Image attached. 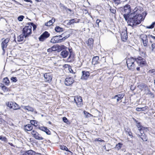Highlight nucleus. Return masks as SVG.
Listing matches in <instances>:
<instances>
[{
  "mask_svg": "<svg viewBox=\"0 0 155 155\" xmlns=\"http://www.w3.org/2000/svg\"><path fill=\"white\" fill-rule=\"evenodd\" d=\"M138 15H134V14H130L128 16L127 23L130 26H133L138 25L140 23L143 21L144 18L141 16H138Z\"/></svg>",
  "mask_w": 155,
  "mask_h": 155,
  "instance_id": "1",
  "label": "nucleus"
},
{
  "mask_svg": "<svg viewBox=\"0 0 155 155\" xmlns=\"http://www.w3.org/2000/svg\"><path fill=\"white\" fill-rule=\"evenodd\" d=\"M70 36L69 32L67 31L61 35L56 36L53 37L51 40V42L53 43L61 42L68 38Z\"/></svg>",
  "mask_w": 155,
  "mask_h": 155,
  "instance_id": "2",
  "label": "nucleus"
},
{
  "mask_svg": "<svg viewBox=\"0 0 155 155\" xmlns=\"http://www.w3.org/2000/svg\"><path fill=\"white\" fill-rule=\"evenodd\" d=\"M135 61H136L135 58H130L127 59L126 63L129 69L133 71L135 69Z\"/></svg>",
  "mask_w": 155,
  "mask_h": 155,
  "instance_id": "3",
  "label": "nucleus"
},
{
  "mask_svg": "<svg viewBox=\"0 0 155 155\" xmlns=\"http://www.w3.org/2000/svg\"><path fill=\"white\" fill-rule=\"evenodd\" d=\"M143 11V8L140 6H137L135 8L134 10V12L131 14H134V15H138V16H140V15L143 17L144 18L147 15V13L146 12H143L142 13V15L140 13Z\"/></svg>",
  "mask_w": 155,
  "mask_h": 155,
  "instance_id": "4",
  "label": "nucleus"
},
{
  "mask_svg": "<svg viewBox=\"0 0 155 155\" xmlns=\"http://www.w3.org/2000/svg\"><path fill=\"white\" fill-rule=\"evenodd\" d=\"M122 11L124 13L123 16L126 21H127L128 15L131 12L130 6L128 5H126L123 8Z\"/></svg>",
  "mask_w": 155,
  "mask_h": 155,
  "instance_id": "5",
  "label": "nucleus"
},
{
  "mask_svg": "<svg viewBox=\"0 0 155 155\" xmlns=\"http://www.w3.org/2000/svg\"><path fill=\"white\" fill-rule=\"evenodd\" d=\"M32 27L29 25L25 26L22 30V34L24 35L25 38H26L31 35V33Z\"/></svg>",
  "mask_w": 155,
  "mask_h": 155,
  "instance_id": "6",
  "label": "nucleus"
},
{
  "mask_svg": "<svg viewBox=\"0 0 155 155\" xmlns=\"http://www.w3.org/2000/svg\"><path fill=\"white\" fill-rule=\"evenodd\" d=\"M74 101L76 103L78 107H80L82 104V100L81 97L79 96L74 97Z\"/></svg>",
  "mask_w": 155,
  "mask_h": 155,
  "instance_id": "7",
  "label": "nucleus"
},
{
  "mask_svg": "<svg viewBox=\"0 0 155 155\" xmlns=\"http://www.w3.org/2000/svg\"><path fill=\"white\" fill-rule=\"evenodd\" d=\"M32 136L36 140H41L43 139L41 135L39 134L36 131L33 130L31 132Z\"/></svg>",
  "mask_w": 155,
  "mask_h": 155,
  "instance_id": "8",
  "label": "nucleus"
},
{
  "mask_svg": "<svg viewBox=\"0 0 155 155\" xmlns=\"http://www.w3.org/2000/svg\"><path fill=\"white\" fill-rule=\"evenodd\" d=\"M135 59L137 63L140 66H143L146 64V60L140 57H139Z\"/></svg>",
  "mask_w": 155,
  "mask_h": 155,
  "instance_id": "9",
  "label": "nucleus"
},
{
  "mask_svg": "<svg viewBox=\"0 0 155 155\" xmlns=\"http://www.w3.org/2000/svg\"><path fill=\"white\" fill-rule=\"evenodd\" d=\"M50 36V34L47 31H45L39 38V39L41 41H43Z\"/></svg>",
  "mask_w": 155,
  "mask_h": 155,
  "instance_id": "10",
  "label": "nucleus"
},
{
  "mask_svg": "<svg viewBox=\"0 0 155 155\" xmlns=\"http://www.w3.org/2000/svg\"><path fill=\"white\" fill-rule=\"evenodd\" d=\"M9 41L8 38H7L3 41L1 43V47L3 51H5V48H6L8 45V43Z\"/></svg>",
  "mask_w": 155,
  "mask_h": 155,
  "instance_id": "11",
  "label": "nucleus"
},
{
  "mask_svg": "<svg viewBox=\"0 0 155 155\" xmlns=\"http://www.w3.org/2000/svg\"><path fill=\"white\" fill-rule=\"evenodd\" d=\"M121 38L122 40L124 41H126L127 38V33L126 31H124L121 34Z\"/></svg>",
  "mask_w": 155,
  "mask_h": 155,
  "instance_id": "12",
  "label": "nucleus"
},
{
  "mask_svg": "<svg viewBox=\"0 0 155 155\" xmlns=\"http://www.w3.org/2000/svg\"><path fill=\"white\" fill-rule=\"evenodd\" d=\"M74 82L73 78H66L64 82L66 86H70L71 84Z\"/></svg>",
  "mask_w": 155,
  "mask_h": 155,
  "instance_id": "13",
  "label": "nucleus"
},
{
  "mask_svg": "<svg viewBox=\"0 0 155 155\" xmlns=\"http://www.w3.org/2000/svg\"><path fill=\"white\" fill-rule=\"evenodd\" d=\"M35 152L32 150L25 151L21 155H35Z\"/></svg>",
  "mask_w": 155,
  "mask_h": 155,
  "instance_id": "14",
  "label": "nucleus"
},
{
  "mask_svg": "<svg viewBox=\"0 0 155 155\" xmlns=\"http://www.w3.org/2000/svg\"><path fill=\"white\" fill-rule=\"evenodd\" d=\"M140 37V41L142 42L148 41L147 36L145 34L141 35Z\"/></svg>",
  "mask_w": 155,
  "mask_h": 155,
  "instance_id": "15",
  "label": "nucleus"
},
{
  "mask_svg": "<svg viewBox=\"0 0 155 155\" xmlns=\"http://www.w3.org/2000/svg\"><path fill=\"white\" fill-rule=\"evenodd\" d=\"M32 128V126L31 124H28L24 127V129L26 131L31 130Z\"/></svg>",
  "mask_w": 155,
  "mask_h": 155,
  "instance_id": "16",
  "label": "nucleus"
},
{
  "mask_svg": "<svg viewBox=\"0 0 155 155\" xmlns=\"http://www.w3.org/2000/svg\"><path fill=\"white\" fill-rule=\"evenodd\" d=\"M99 58L98 56H96L94 57L92 59V64L94 65L98 63Z\"/></svg>",
  "mask_w": 155,
  "mask_h": 155,
  "instance_id": "17",
  "label": "nucleus"
},
{
  "mask_svg": "<svg viewBox=\"0 0 155 155\" xmlns=\"http://www.w3.org/2000/svg\"><path fill=\"white\" fill-rule=\"evenodd\" d=\"M60 54L63 58H65L68 56V52L66 50H63L61 52Z\"/></svg>",
  "mask_w": 155,
  "mask_h": 155,
  "instance_id": "18",
  "label": "nucleus"
},
{
  "mask_svg": "<svg viewBox=\"0 0 155 155\" xmlns=\"http://www.w3.org/2000/svg\"><path fill=\"white\" fill-rule=\"evenodd\" d=\"M94 42L93 39L92 38H89L87 42V44L90 48H92Z\"/></svg>",
  "mask_w": 155,
  "mask_h": 155,
  "instance_id": "19",
  "label": "nucleus"
},
{
  "mask_svg": "<svg viewBox=\"0 0 155 155\" xmlns=\"http://www.w3.org/2000/svg\"><path fill=\"white\" fill-rule=\"evenodd\" d=\"M22 107L24 109L28 111L31 112H33L34 111L33 108L29 106H23Z\"/></svg>",
  "mask_w": 155,
  "mask_h": 155,
  "instance_id": "20",
  "label": "nucleus"
},
{
  "mask_svg": "<svg viewBox=\"0 0 155 155\" xmlns=\"http://www.w3.org/2000/svg\"><path fill=\"white\" fill-rule=\"evenodd\" d=\"M0 87L4 92H7L9 91V89L3 84H1L0 85Z\"/></svg>",
  "mask_w": 155,
  "mask_h": 155,
  "instance_id": "21",
  "label": "nucleus"
},
{
  "mask_svg": "<svg viewBox=\"0 0 155 155\" xmlns=\"http://www.w3.org/2000/svg\"><path fill=\"white\" fill-rule=\"evenodd\" d=\"M55 19L52 18L51 20H50L48 22L45 23V25L46 26H50L55 21Z\"/></svg>",
  "mask_w": 155,
  "mask_h": 155,
  "instance_id": "22",
  "label": "nucleus"
},
{
  "mask_svg": "<svg viewBox=\"0 0 155 155\" xmlns=\"http://www.w3.org/2000/svg\"><path fill=\"white\" fill-rule=\"evenodd\" d=\"M82 73V76L83 78L88 77L90 75L89 72L87 71H83Z\"/></svg>",
  "mask_w": 155,
  "mask_h": 155,
  "instance_id": "23",
  "label": "nucleus"
},
{
  "mask_svg": "<svg viewBox=\"0 0 155 155\" xmlns=\"http://www.w3.org/2000/svg\"><path fill=\"white\" fill-rule=\"evenodd\" d=\"M12 106V108L15 110L20 109V107H19L18 105L15 102H14V104H13Z\"/></svg>",
  "mask_w": 155,
  "mask_h": 155,
  "instance_id": "24",
  "label": "nucleus"
},
{
  "mask_svg": "<svg viewBox=\"0 0 155 155\" xmlns=\"http://www.w3.org/2000/svg\"><path fill=\"white\" fill-rule=\"evenodd\" d=\"M148 73L151 76L153 77H155V70L154 69H152L150 70Z\"/></svg>",
  "mask_w": 155,
  "mask_h": 155,
  "instance_id": "25",
  "label": "nucleus"
},
{
  "mask_svg": "<svg viewBox=\"0 0 155 155\" xmlns=\"http://www.w3.org/2000/svg\"><path fill=\"white\" fill-rule=\"evenodd\" d=\"M24 35L23 34L18 36L17 38V41L18 42L23 41L24 39Z\"/></svg>",
  "mask_w": 155,
  "mask_h": 155,
  "instance_id": "26",
  "label": "nucleus"
},
{
  "mask_svg": "<svg viewBox=\"0 0 155 155\" xmlns=\"http://www.w3.org/2000/svg\"><path fill=\"white\" fill-rule=\"evenodd\" d=\"M140 138L143 141H147V138L146 136H145V134H143L142 135H140Z\"/></svg>",
  "mask_w": 155,
  "mask_h": 155,
  "instance_id": "27",
  "label": "nucleus"
},
{
  "mask_svg": "<svg viewBox=\"0 0 155 155\" xmlns=\"http://www.w3.org/2000/svg\"><path fill=\"white\" fill-rule=\"evenodd\" d=\"M55 30L57 32H60L63 31V29L59 26H57L55 28Z\"/></svg>",
  "mask_w": 155,
  "mask_h": 155,
  "instance_id": "28",
  "label": "nucleus"
},
{
  "mask_svg": "<svg viewBox=\"0 0 155 155\" xmlns=\"http://www.w3.org/2000/svg\"><path fill=\"white\" fill-rule=\"evenodd\" d=\"M140 87V89H141L142 90H143V89H147L148 87L145 84H142L139 85L138 86Z\"/></svg>",
  "mask_w": 155,
  "mask_h": 155,
  "instance_id": "29",
  "label": "nucleus"
},
{
  "mask_svg": "<svg viewBox=\"0 0 155 155\" xmlns=\"http://www.w3.org/2000/svg\"><path fill=\"white\" fill-rule=\"evenodd\" d=\"M125 130L126 131V132L127 134H128V135L129 136H132V133L130 131V130L129 128H126L125 129Z\"/></svg>",
  "mask_w": 155,
  "mask_h": 155,
  "instance_id": "30",
  "label": "nucleus"
},
{
  "mask_svg": "<svg viewBox=\"0 0 155 155\" xmlns=\"http://www.w3.org/2000/svg\"><path fill=\"white\" fill-rule=\"evenodd\" d=\"M3 83L7 85H9L10 83V81L8 78H3Z\"/></svg>",
  "mask_w": 155,
  "mask_h": 155,
  "instance_id": "31",
  "label": "nucleus"
},
{
  "mask_svg": "<svg viewBox=\"0 0 155 155\" xmlns=\"http://www.w3.org/2000/svg\"><path fill=\"white\" fill-rule=\"evenodd\" d=\"M124 96V94H121L116 95H115L114 96L113 98H116L117 97H118L120 99H122Z\"/></svg>",
  "mask_w": 155,
  "mask_h": 155,
  "instance_id": "32",
  "label": "nucleus"
},
{
  "mask_svg": "<svg viewBox=\"0 0 155 155\" xmlns=\"http://www.w3.org/2000/svg\"><path fill=\"white\" fill-rule=\"evenodd\" d=\"M14 103V102H8L6 104L8 107H9L10 108H12Z\"/></svg>",
  "mask_w": 155,
  "mask_h": 155,
  "instance_id": "33",
  "label": "nucleus"
},
{
  "mask_svg": "<svg viewBox=\"0 0 155 155\" xmlns=\"http://www.w3.org/2000/svg\"><path fill=\"white\" fill-rule=\"evenodd\" d=\"M30 123L31 125H33L36 126L38 125L37 122L35 120H31L30 121Z\"/></svg>",
  "mask_w": 155,
  "mask_h": 155,
  "instance_id": "34",
  "label": "nucleus"
},
{
  "mask_svg": "<svg viewBox=\"0 0 155 155\" xmlns=\"http://www.w3.org/2000/svg\"><path fill=\"white\" fill-rule=\"evenodd\" d=\"M79 21H76L75 19H73L69 20L68 24L69 25H71V24H74V23H78L79 22Z\"/></svg>",
  "mask_w": 155,
  "mask_h": 155,
  "instance_id": "35",
  "label": "nucleus"
},
{
  "mask_svg": "<svg viewBox=\"0 0 155 155\" xmlns=\"http://www.w3.org/2000/svg\"><path fill=\"white\" fill-rule=\"evenodd\" d=\"M61 149L63 150H65L71 153V152L70 151L68 148L65 146H61Z\"/></svg>",
  "mask_w": 155,
  "mask_h": 155,
  "instance_id": "36",
  "label": "nucleus"
},
{
  "mask_svg": "<svg viewBox=\"0 0 155 155\" xmlns=\"http://www.w3.org/2000/svg\"><path fill=\"white\" fill-rule=\"evenodd\" d=\"M122 146V143H119L116 145V148L119 150L121 148Z\"/></svg>",
  "mask_w": 155,
  "mask_h": 155,
  "instance_id": "37",
  "label": "nucleus"
},
{
  "mask_svg": "<svg viewBox=\"0 0 155 155\" xmlns=\"http://www.w3.org/2000/svg\"><path fill=\"white\" fill-rule=\"evenodd\" d=\"M68 50L70 52V53L71 54H70L69 55L68 58V60L69 61H71V59L70 60V58H71V53H72V49L71 48H68Z\"/></svg>",
  "mask_w": 155,
  "mask_h": 155,
  "instance_id": "38",
  "label": "nucleus"
},
{
  "mask_svg": "<svg viewBox=\"0 0 155 155\" xmlns=\"http://www.w3.org/2000/svg\"><path fill=\"white\" fill-rule=\"evenodd\" d=\"M136 126L137 127L138 130H140L142 128H143V126H141L140 124V122H138V123L136 124Z\"/></svg>",
  "mask_w": 155,
  "mask_h": 155,
  "instance_id": "39",
  "label": "nucleus"
},
{
  "mask_svg": "<svg viewBox=\"0 0 155 155\" xmlns=\"http://www.w3.org/2000/svg\"><path fill=\"white\" fill-rule=\"evenodd\" d=\"M146 94L149 95L150 97L151 98H153L154 97V94L152 93L150 91H149Z\"/></svg>",
  "mask_w": 155,
  "mask_h": 155,
  "instance_id": "40",
  "label": "nucleus"
},
{
  "mask_svg": "<svg viewBox=\"0 0 155 155\" xmlns=\"http://www.w3.org/2000/svg\"><path fill=\"white\" fill-rule=\"evenodd\" d=\"M127 0H115L114 2L115 3L119 4L122 2H124L126 1Z\"/></svg>",
  "mask_w": 155,
  "mask_h": 155,
  "instance_id": "41",
  "label": "nucleus"
},
{
  "mask_svg": "<svg viewBox=\"0 0 155 155\" xmlns=\"http://www.w3.org/2000/svg\"><path fill=\"white\" fill-rule=\"evenodd\" d=\"M155 24V22H153L152 23V24H151V25L149 26H147L146 27L147 28L152 29L154 27Z\"/></svg>",
  "mask_w": 155,
  "mask_h": 155,
  "instance_id": "42",
  "label": "nucleus"
},
{
  "mask_svg": "<svg viewBox=\"0 0 155 155\" xmlns=\"http://www.w3.org/2000/svg\"><path fill=\"white\" fill-rule=\"evenodd\" d=\"M0 140L5 142L7 141V139L4 137H2L0 136Z\"/></svg>",
  "mask_w": 155,
  "mask_h": 155,
  "instance_id": "43",
  "label": "nucleus"
},
{
  "mask_svg": "<svg viewBox=\"0 0 155 155\" xmlns=\"http://www.w3.org/2000/svg\"><path fill=\"white\" fill-rule=\"evenodd\" d=\"M143 46L147 47L148 46V41H146L142 42Z\"/></svg>",
  "mask_w": 155,
  "mask_h": 155,
  "instance_id": "44",
  "label": "nucleus"
},
{
  "mask_svg": "<svg viewBox=\"0 0 155 155\" xmlns=\"http://www.w3.org/2000/svg\"><path fill=\"white\" fill-rule=\"evenodd\" d=\"M84 113L86 117H89L91 116V114L85 111H84Z\"/></svg>",
  "mask_w": 155,
  "mask_h": 155,
  "instance_id": "45",
  "label": "nucleus"
},
{
  "mask_svg": "<svg viewBox=\"0 0 155 155\" xmlns=\"http://www.w3.org/2000/svg\"><path fill=\"white\" fill-rule=\"evenodd\" d=\"M52 78H45L44 81L45 82L49 83L51 81Z\"/></svg>",
  "mask_w": 155,
  "mask_h": 155,
  "instance_id": "46",
  "label": "nucleus"
},
{
  "mask_svg": "<svg viewBox=\"0 0 155 155\" xmlns=\"http://www.w3.org/2000/svg\"><path fill=\"white\" fill-rule=\"evenodd\" d=\"M51 48L53 51H57L58 48V47L56 46H52Z\"/></svg>",
  "mask_w": 155,
  "mask_h": 155,
  "instance_id": "47",
  "label": "nucleus"
},
{
  "mask_svg": "<svg viewBox=\"0 0 155 155\" xmlns=\"http://www.w3.org/2000/svg\"><path fill=\"white\" fill-rule=\"evenodd\" d=\"M46 128H47V127H44V126H41V127H40L39 128V129L40 130L44 132V131L46 129Z\"/></svg>",
  "mask_w": 155,
  "mask_h": 155,
  "instance_id": "48",
  "label": "nucleus"
},
{
  "mask_svg": "<svg viewBox=\"0 0 155 155\" xmlns=\"http://www.w3.org/2000/svg\"><path fill=\"white\" fill-rule=\"evenodd\" d=\"M44 132H45L48 135H50L51 134V132L47 128L46 129Z\"/></svg>",
  "mask_w": 155,
  "mask_h": 155,
  "instance_id": "49",
  "label": "nucleus"
},
{
  "mask_svg": "<svg viewBox=\"0 0 155 155\" xmlns=\"http://www.w3.org/2000/svg\"><path fill=\"white\" fill-rule=\"evenodd\" d=\"M63 121L65 123L68 124L69 122L68 120L65 117H64L63 118Z\"/></svg>",
  "mask_w": 155,
  "mask_h": 155,
  "instance_id": "50",
  "label": "nucleus"
},
{
  "mask_svg": "<svg viewBox=\"0 0 155 155\" xmlns=\"http://www.w3.org/2000/svg\"><path fill=\"white\" fill-rule=\"evenodd\" d=\"M24 18V16H23L21 15V16H20L19 17H18V20L19 21H21L23 20Z\"/></svg>",
  "mask_w": 155,
  "mask_h": 155,
  "instance_id": "51",
  "label": "nucleus"
},
{
  "mask_svg": "<svg viewBox=\"0 0 155 155\" xmlns=\"http://www.w3.org/2000/svg\"><path fill=\"white\" fill-rule=\"evenodd\" d=\"M31 26H32L33 28V30L34 31L35 30L36 28V26L33 23H31Z\"/></svg>",
  "mask_w": 155,
  "mask_h": 155,
  "instance_id": "52",
  "label": "nucleus"
},
{
  "mask_svg": "<svg viewBox=\"0 0 155 155\" xmlns=\"http://www.w3.org/2000/svg\"><path fill=\"white\" fill-rule=\"evenodd\" d=\"M141 109L142 110L144 111L146 110H147L148 109V107L147 106H146L144 107L141 108Z\"/></svg>",
  "mask_w": 155,
  "mask_h": 155,
  "instance_id": "53",
  "label": "nucleus"
},
{
  "mask_svg": "<svg viewBox=\"0 0 155 155\" xmlns=\"http://www.w3.org/2000/svg\"><path fill=\"white\" fill-rule=\"evenodd\" d=\"M139 131L140 132V135L143 134H144V131L143 130V128L141 129L140 130H139Z\"/></svg>",
  "mask_w": 155,
  "mask_h": 155,
  "instance_id": "54",
  "label": "nucleus"
},
{
  "mask_svg": "<svg viewBox=\"0 0 155 155\" xmlns=\"http://www.w3.org/2000/svg\"><path fill=\"white\" fill-rule=\"evenodd\" d=\"M11 80L13 82H15L17 81V80L16 79V78H11Z\"/></svg>",
  "mask_w": 155,
  "mask_h": 155,
  "instance_id": "55",
  "label": "nucleus"
},
{
  "mask_svg": "<svg viewBox=\"0 0 155 155\" xmlns=\"http://www.w3.org/2000/svg\"><path fill=\"white\" fill-rule=\"evenodd\" d=\"M101 21L100 20H99V19H97L96 21V23L97 24V27H98L99 26V23L101 22Z\"/></svg>",
  "mask_w": 155,
  "mask_h": 155,
  "instance_id": "56",
  "label": "nucleus"
},
{
  "mask_svg": "<svg viewBox=\"0 0 155 155\" xmlns=\"http://www.w3.org/2000/svg\"><path fill=\"white\" fill-rule=\"evenodd\" d=\"M111 12L113 13H115L116 12V10L114 9H110Z\"/></svg>",
  "mask_w": 155,
  "mask_h": 155,
  "instance_id": "57",
  "label": "nucleus"
},
{
  "mask_svg": "<svg viewBox=\"0 0 155 155\" xmlns=\"http://www.w3.org/2000/svg\"><path fill=\"white\" fill-rule=\"evenodd\" d=\"M97 141H99L101 142H104V140H102L100 138H98L97 139Z\"/></svg>",
  "mask_w": 155,
  "mask_h": 155,
  "instance_id": "58",
  "label": "nucleus"
},
{
  "mask_svg": "<svg viewBox=\"0 0 155 155\" xmlns=\"http://www.w3.org/2000/svg\"><path fill=\"white\" fill-rule=\"evenodd\" d=\"M48 52H52L53 51L52 50L51 48L48 49L47 50Z\"/></svg>",
  "mask_w": 155,
  "mask_h": 155,
  "instance_id": "59",
  "label": "nucleus"
},
{
  "mask_svg": "<svg viewBox=\"0 0 155 155\" xmlns=\"http://www.w3.org/2000/svg\"><path fill=\"white\" fill-rule=\"evenodd\" d=\"M136 110L137 111H140L142 110L141 109V108L137 107L136 108Z\"/></svg>",
  "mask_w": 155,
  "mask_h": 155,
  "instance_id": "60",
  "label": "nucleus"
},
{
  "mask_svg": "<svg viewBox=\"0 0 155 155\" xmlns=\"http://www.w3.org/2000/svg\"><path fill=\"white\" fill-rule=\"evenodd\" d=\"M69 70L71 73H73L74 72L73 70L71 68H69Z\"/></svg>",
  "mask_w": 155,
  "mask_h": 155,
  "instance_id": "61",
  "label": "nucleus"
},
{
  "mask_svg": "<svg viewBox=\"0 0 155 155\" xmlns=\"http://www.w3.org/2000/svg\"><path fill=\"white\" fill-rule=\"evenodd\" d=\"M49 74V73H46L45 74H44V78H46V77H47L48 76H49L48 75Z\"/></svg>",
  "mask_w": 155,
  "mask_h": 155,
  "instance_id": "62",
  "label": "nucleus"
},
{
  "mask_svg": "<svg viewBox=\"0 0 155 155\" xmlns=\"http://www.w3.org/2000/svg\"><path fill=\"white\" fill-rule=\"evenodd\" d=\"M132 119L134 121H135L136 122V124L138 122V121L137 120H136L133 117L132 118Z\"/></svg>",
  "mask_w": 155,
  "mask_h": 155,
  "instance_id": "63",
  "label": "nucleus"
},
{
  "mask_svg": "<svg viewBox=\"0 0 155 155\" xmlns=\"http://www.w3.org/2000/svg\"><path fill=\"white\" fill-rule=\"evenodd\" d=\"M116 99L117 102L121 100V99H120L118 97H117V98Z\"/></svg>",
  "mask_w": 155,
  "mask_h": 155,
  "instance_id": "64",
  "label": "nucleus"
}]
</instances>
